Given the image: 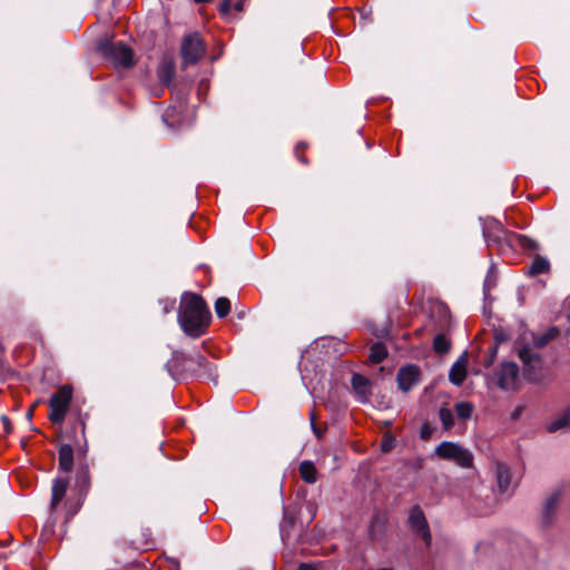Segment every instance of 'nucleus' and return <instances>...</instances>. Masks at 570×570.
Returning <instances> with one entry per match:
<instances>
[{"label": "nucleus", "instance_id": "bb28decb", "mask_svg": "<svg viewBox=\"0 0 570 570\" xmlns=\"http://www.w3.org/2000/svg\"><path fill=\"white\" fill-rule=\"evenodd\" d=\"M440 421L445 430H450L454 424V415L448 407H441L439 411Z\"/></svg>", "mask_w": 570, "mask_h": 570}, {"label": "nucleus", "instance_id": "c85d7f7f", "mask_svg": "<svg viewBox=\"0 0 570 570\" xmlns=\"http://www.w3.org/2000/svg\"><path fill=\"white\" fill-rule=\"evenodd\" d=\"M495 285H497V281H495V276H494V265H491V267L485 276L484 283H483L484 295H488V293L493 287H495Z\"/></svg>", "mask_w": 570, "mask_h": 570}, {"label": "nucleus", "instance_id": "4be33fe9", "mask_svg": "<svg viewBox=\"0 0 570 570\" xmlns=\"http://www.w3.org/2000/svg\"><path fill=\"white\" fill-rule=\"evenodd\" d=\"M560 491H554L549 498H547L543 505V519L544 522H549L553 515L556 508L560 499Z\"/></svg>", "mask_w": 570, "mask_h": 570}, {"label": "nucleus", "instance_id": "37998d69", "mask_svg": "<svg viewBox=\"0 0 570 570\" xmlns=\"http://www.w3.org/2000/svg\"><path fill=\"white\" fill-rule=\"evenodd\" d=\"M568 318L570 320V302H569V312H568Z\"/></svg>", "mask_w": 570, "mask_h": 570}, {"label": "nucleus", "instance_id": "1a4fd4ad", "mask_svg": "<svg viewBox=\"0 0 570 570\" xmlns=\"http://www.w3.org/2000/svg\"><path fill=\"white\" fill-rule=\"evenodd\" d=\"M407 522L411 531L415 535L421 537L425 546L429 547L431 544L432 537L426 518L420 505H414L411 509Z\"/></svg>", "mask_w": 570, "mask_h": 570}, {"label": "nucleus", "instance_id": "9d476101", "mask_svg": "<svg viewBox=\"0 0 570 570\" xmlns=\"http://www.w3.org/2000/svg\"><path fill=\"white\" fill-rule=\"evenodd\" d=\"M495 381L502 390H515L519 384V366L513 362L502 363L495 373Z\"/></svg>", "mask_w": 570, "mask_h": 570}, {"label": "nucleus", "instance_id": "58836bf2", "mask_svg": "<svg viewBox=\"0 0 570 570\" xmlns=\"http://www.w3.org/2000/svg\"><path fill=\"white\" fill-rule=\"evenodd\" d=\"M11 540L10 535H7V539L6 540H1L0 539V546H4L7 542H9Z\"/></svg>", "mask_w": 570, "mask_h": 570}, {"label": "nucleus", "instance_id": "a878e982", "mask_svg": "<svg viewBox=\"0 0 570 570\" xmlns=\"http://www.w3.org/2000/svg\"><path fill=\"white\" fill-rule=\"evenodd\" d=\"M433 348L439 354H444L450 350V342L443 334H439L433 340Z\"/></svg>", "mask_w": 570, "mask_h": 570}, {"label": "nucleus", "instance_id": "a211bd4d", "mask_svg": "<svg viewBox=\"0 0 570 570\" xmlns=\"http://www.w3.org/2000/svg\"><path fill=\"white\" fill-rule=\"evenodd\" d=\"M76 487L79 488L81 492L87 491L90 487V473L87 464L78 466L76 472Z\"/></svg>", "mask_w": 570, "mask_h": 570}, {"label": "nucleus", "instance_id": "2eb2a0df", "mask_svg": "<svg viewBox=\"0 0 570 570\" xmlns=\"http://www.w3.org/2000/svg\"><path fill=\"white\" fill-rule=\"evenodd\" d=\"M466 355L463 354L450 368L449 380L454 385H461L466 377Z\"/></svg>", "mask_w": 570, "mask_h": 570}, {"label": "nucleus", "instance_id": "a19ab883", "mask_svg": "<svg viewBox=\"0 0 570 570\" xmlns=\"http://www.w3.org/2000/svg\"><path fill=\"white\" fill-rule=\"evenodd\" d=\"M168 115H169V110H168V111L165 114V116L163 117V121H165V122L167 121V117H168Z\"/></svg>", "mask_w": 570, "mask_h": 570}, {"label": "nucleus", "instance_id": "0eeeda50", "mask_svg": "<svg viewBox=\"0 0 570 570\" xmlns=\"http://www.w3.org/2000/svg\"><path fill=\"white\" fill-rule=\"evenodd\" d=\"M71 399L72 389L68 385L61 386L56 393L51 395L49 401V419L52 423L60 424L63 422Z\"/></svg>", "mask_w": 570, "mask_h": 570}, {"label": "nucleus", "instance_id": "ea45409f", "mask_svg": "<svg viewBox=\"0 0 570 570\" xmlns=\"http://www.w3.org/2000/svg\"><path fill=\"white\" fill-rule=\"evenodd\" d=\"M196 3H205V2H209L210 0H194Z\"/></svg>", "mask_w": 570, "mask_h": 570}, {"label": "nucleus", "instance_id": "79ce46f5", "mask_svg": "<svg viewBox=\"0 0 570 570\" xmlns=\"http://www.w3.org/2000/svg\"><path fill=\"white\" fill-rule=\"evenodd\" d=\"M0 367H3V356L0 355Z\"/></svg>", "mask_w": 570, "mask_h": 570}, {"label": "nucleus", "instance_id": "473e14b6", "mask_svg": "<svg viewBox=\"0 0 570 570\" xmlns=\"http://www.w3.org/2000/svg\"><path fill=\"white\" fill-rule=\"evenodd\" d=\"M1 423H2V425H3V431H4L6 433H10V432L12 431V425H11V422H10V420L8 419V416L2 415V416H1Z\"/></svg>", "mask_w": 570, "mask_h": 570}, {"label": "nucleus", "instance_id": "2f4dec72", "mask_svg": "<svg viewBox=\"0 0 570 570\" xmlns=\"http://www.w3.org/2000/svg\"><path fill=\"white\" fill-rule=\"evenodd\" d=\"M393 446H394V439L393 438H385L382 441V444H381L382 451L389 452L390 450H392Z\"/></svg>", "mask_w": 570, "mask_h": 570}, {"label": "nucleus", "instance_id": "dca6fc26", "mask_svg": "<svg viewBox=\"0 0 570 570\" xmlns=\"http://www.w3.org/2000/svg\"><path fill=\"white\" fill-rule=\"evenodd\" d=\"M73 466V449L69 444L59 448V469L63 472H70Z\"/></svg>", "mask_w": 570, "mask_h": 570}, {"label": "nucleus", "instance_id": "20e7f679", "mask_svg": "<svg viewBox=\"0 0 570 570\" xmlns=\"http://www.w3.org/2000/svg\"><path fill=\"white\" fill-rule=\"evenodd\" d=\"M98 50L116 66L129 68L134 65V52L122 42H114L109 39H105L99 42Z\"/></svg>", "mask_w": 570, "mask_h": 570}, {"label": "nucleus", "instance_id": "f257e3e1", "mask_svg": "<svg viewBox=\"0 0 570 570\" xmlns=\"http://www.w3.org/2000/svg\"><path fill=\"white\" fill-rule=\"evenodd\" d=\"M210 322V312L204 299L193 293H185L180 299L178 323L188 336H202Z\"/></svg>", "mask_w": 570, "mask_h": 570}, {"label": "nucleus", "instance_id": "7ed1b4c3", "mask_svg": "<svg viewBox=\"0 0 570 570\" xmlns=\"http://www.w3.org/2000/svg\"><path fill=\"white\" fill-rule=\"evenodd\" d=\"M482 232L488 247H497L502 254L509 252L510 236L514 233L504 228L495 218H485L482 220Z\"/></svg>", "mask_w": 570, "mask_h": 570}, {"label": "nucleus", "instance_id": "f8f14e48", "mask_svg": "<svg viewBox=\"0 0 570 570\" xmlns=\"http://www.w3.org/2000/svg\"><path fill=\"white\" fill-rule=\"evenodd\" d=\"M397 385L403 392H409L420 381V368L416 365H406L397 373Z\"/></svg>", "mask_w": 570, "mask_h": 570}, {"label": "nucleus", "instance_id": "c756f323", "mask_svg": "<svg viewBox=\"0 0 570 570\" xmlns=\"http://www.w3.org/2000/svg\"><path fill=\"white\" fill-rule=\"evenodd\" d=\"M234 0H223V2L219 6V12L223 16H226L229 13L230 9L233 8Z\"/></svg>", "mask_w": 570, "mask_h": 570}, {"label": "nucleus", "instance_id": "aec40b11", "mask_svg": "<svg viewBox=\"0 0 570 570\" xmlns=\"http://www.w3.org/2000/svg\"><path fill=\"white\" fill-rule=\"evenodd\" d=\"M570 428V409L562 412V414L554 419L552 422L548 425V431L550 433L558 432L561 430H566Z\"/></svg>", "mask_w": 570, "mask_h": 570}, {"label": "nucleus", "instance_id": "412c9836", "mask_svg": "<svg viewBox=\"0 0 570 570\" xmlns=\"http://www.w3.org/2000/svg\"><path fill=\"white\" fill-rule=\"evenodd\" d=\"M550 271V263L546 257L537 256L529 267V275L537 276L539 274L548 273Z\"/></svg>", "mask_w": 570, "mask_h": 570}, {"label": "nucleus", "instance_id": "39448f33", "mask_svg": "<svg viewBox=\"0 0 570 570\" xmlns=\"http://www.w3.org/2000/svg\"><path fill=\"white\" fill-rule=\"evenodd\" d=\"M205 51V43L198 32L186 35L180 46L184 67L196 65L204 57Z\"/></svg>", "mask_w": 570, "mask_h": 570}, {"label": "nucleus", "instance_id": "4468645a", "mask_svg": "<svg viewBox=\"0 0 570 570\" xmlns=\"http://www.w3.org/2000/svg\"><path fill=\"white\" fill-rule=\"evenodd\" d=\"M69 485L68 478L58 476L52 481L50 510L55 511L65 498Z\"/></svg>", "mask_w": 570, "mask_h": 570}, {"label": "nucleus", "instance_id": "e433bc0d", "mask_svg": "<svg viewBox=\"0 0 570 570\" xmlns=\"http://www.w3.org/2000/svg\"><path fill=\"white\" fill-rule=\"evenodd\" d=\"M33 414V407H30L27 412V419L30 421Z\"/></svg>", "mask_w": 570, "mask_h": 570}, {"label": "nucleus", "instance_id": "f03ea898", "mask_svg": "<svg viewBox=\"0 0 570 570\" xmlns=\"http://www.w3.org/2000/svg\"><path fill=\"white\" fill-rule=\"evenodd\" d=\"M558 333L557 327H551L540 335L531 333V343H518V355L523 363V375L528 381L537 382L541 379L542 360L540 354L534 350L544 347L550 341L557 337Z\"/></svg>", "mask_w": 570, "mask_h": 570}, {"label": "nucleus", "instance_id": "72a5a7b5", "mask_svg": "<svg viewBox=\"0 0 570 570\" xmlns=\"http://www.w3.org/2000/svg\"><path fill=\"white\" fill-rule=\"evenodd\" d=\"M243 2H244V0H234L233 8L236 11H242L243 10Z\"/></svg>", "mask_w": 570, "mask_h": 570}, {"label": "nucleus", "instance_id": "4c0bfd02", "mask_svg": "<svg viewBox=\"0 0 570 570\" xmlns=\"http://www.w3.org/2000/svg\"><path fill=\"white\" fill-rule=\"evenodd\" d=\"M312 426H313V430H314L315 434L317 435V438H321V432L316 429V426L313 422H312Z\"/></svg>", "mask_w": 570, "mask_h": 570}, {"label": "nucleus", "instance_id": "9b49d317", "mask_svg": "<svg viewBox=\"0 0 570 570\" xmlns=\"http://www.w3.org/2000/svg\"><path fill=\"white\" fill-rule=\"evenodd\" d=\"M492 471L497 480V487L500 494H511V470L509 465L501 461H494Z\"/></svg>", "mask_w": 570, "mask_h": 570}, {"label": "nucleus", "instance_id": "ddd939ff", "mask_svg": "<svg viewBox=\"0 0 570 570\" xmlns=\"http://www.w3.org/2000/svg\"><path fill=\"white\" fill-rule=\"evenodd\" d=\"M352 389L362 403L368 402L371 396V382L367 377L361 374H353L351 380Z\"/></svg>", "mask_w": 570, "mask_h": 570}, {"label": "nucleus", "instance_id": "5701e85b", "mask_svg": "<svg viewBox=\"0 0 570 570\" xmlns=\"http://www.w3.org/2000/svg\"><path fill=\"white\" fill-rule=\"evenodd\" d=\"M316 469L314 466V464L311 462V461H303L301 464H299V474H301V478L306 482V483H315L316 482Z\"/></svg>", "mask_w": 570, "mask_h": 570}, {"label": "nucleus", "instance_id": "b1692460", "mask_svg": "<svg viewBox=\"0 0 570 570\" xmlns=\"http://www.w3.org/2000/svg\"><path fill=\"white\" fill-rule=\"evenodd\" d=\"M386 356H387V350L383 343L376 342L371 346L370 361L373 364H379V363L383 362Z\"/></svg>", "mask_w": 570, "mask_h": 570}, {"label": "nucleus", "instance_id": "6ab92c4d", "mask_svg": "<svg viewBox=\"0 0 570 570\" xmlns=\"http://www.w3.org/2000/svg\"><path fill=\"white\" fill-rule=\"evenodd\" d=\"M158 79L161 83L169 86L175 76V66L170 61L163 62L158 68Z\"/></svg>", "mask_w": 570, "mask_h": 570}, {"label": "nucleus", "instance_id": "c9c22d12", "mask_svg": "<svg viewBox=\"0 0 570 570\" xmlns=\"http://www.w3.org/2000/svg\"><path fill=\"white\" fill-rule=\"evenodd\" d=\"M174 308V302H171L169 305L166 304L164 307L165 313H169Z\"/></svg>", "mask_w": 570, "mask_h": 570}, {"label": "nucleus", "instance_id": "cd10ccee", "mask_svg": "<svg viewBox=\"0 0 570 570\" xmlns=\"http://www.w3.org/2000/svg\"><path fill=\"white\" fill-rule=\"evenodd\" d=\"M455 413L456 415L462 419L466 420L470 419L473 412V406L471 403L468 402H459L455 404Z\"/></svg>", "mask_w": 570, "mask_h": 570}, {"label": "nucleus", "instance_id": "423d86ee", "mask_svg": "<svg viewBox=\"0 0 570 570\" xmlns=\"http://www.w3.org/2000/svg\"><path fill=\"white\" fill-rule=\"evenodd\" d=\"M435 454L444 460L454 461L461 468H471L473 463L472 453L458 443L444 441L435 449Z\"/></svg>", "mask_w": 570, "mask_h": 570}, {"label": "nucleus", "instance_id": "f704fd0d", "mask_svg": "<svg viewBox=\"0 0 570 570\" xmlns=\"http://www.w3.org/2000/svg\"><path fill=\"white\" fill-rule=\"evenodd\" d=\"M297 570H315L311 564L302 563Z\"/></svg>", "mask_w": 570, "mask_h": 570}, {"label": "nucleus", "instance_id": "7c9ffc66", "mask_svg": "<svg viewBox=\"0 0 570 570\" xmlns=\"http://www.w3.org/2000/svg\"><path fill=\"white\" fill-rule=\"evenodd\" d=\"M432 431H433L432 428L428 423L422 424V426L420 429L421 439L428 440L431 436Z\"/></svg>", "mask_w": 570, "mask_h": 570}, {"label": "nucleus", "instance_id": "6e6552de", "mask_svg": "<svg viewBox=\"0 0 570 570\" xmlns=\"http://www.w3.org/2000/svg\"><path fill=\"white\" fill-rule=\"evenodd\" d=\"M187 361H190L195 364H197L199 367L209 371L210 364L207 361V358L202 354L193 355H186L183 352L174 351L171 358L166 363V368L168 373L174 376V373L180 370H185V363Z\"/></svg>", "mask_w": 570, "mask_h": 570}, {"label": "nucleus", "instance_id": "393cba45", "mask_svg": "<svg viewBox=\"0 0 570 570\" xmlns=\"http://www.w3.org/2000/svg\"><path fill=\"white\" fill-rule=\"evenodd\" d=\"M230 311V302L226 297H219L215 302V312L218 317H225Z\"/></svg>", "mask_w": 570, "mask_h": 570}, {"label": "nucleus", "instance_id": "f3484780", "mask_svg": "<svg viewBox=\"0 0 570 570\" xmlns=\"http://www.w3.org/2000/svg\"><path fill=\"white\" fill-rule=\"evenodd\" d=\"M517 247H520V248L527 249V250H537L538 244L533 239H531L524 235L514 233L512 236H510L509 250H514Z\"/></svg>", "mask_w": 570, "mask_h": 570}]
</instances>
